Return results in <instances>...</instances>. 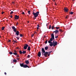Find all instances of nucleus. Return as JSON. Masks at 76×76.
Instances as JSON below:
<instances>
[{"label":"nucleus","instance_id":"obj_1","mask_svg":"<svg viewBox=\"0 0 76 76\" xmlns=\"http://www.w3.org/2000/svg\"><path fill=\"white\" fill-rule=\"evenodd\" d=\"M12 28L13 30V31H14V32H16V35H17V36H18V35H19V31H17V30H16V28H15V27L14 26H13L12 27Z\"/></svg>","mask_w":76,"mask_h":76},{"label":"nucleus","instance_id":"obj_2","mask_svg":"<svg viewBox=\"0 0 76 76\" xmlns=\"http://www.w3.org/2000/svg\"><path fill=\"white\" fill-rule=\"evenodd\" d=\"M20 66L21 67H23L24 68H26V67H28V68H29V66H28V65L26 64H24V63H23L22 64L20 63Z\"/></svg>","mask_w":76,"mask_h":76},{"label":"nucleus","instance_id":"obj_3","mask_svg":"<svg viewBox=\"0 0 76 76\" xmlns=\"http://www.w3.org/2000/svg\"><path fill=\"white\" fill-rule=\"evenodd\" d=\"M39 12H37L36 13L34 12V11H33V15H34V16L35 17H37L38 15H39Z\"/></svg>","mask_w":76,"mask_h":76},{"label":"nucleus","instance_id":"obj_4","mask_svg":"<svg viewBox=\"0 0 76 76\" xmlns=\"http://www.w3.org/2000/svg\"><path fill=\"white\" fill-rule=\"evenodd\" d=\"M28 46H29L28 45L26 44H25V45L23 47L24 49V50H26V49H27V47H28Z\"/></svg>","mask_w":76,"mask_h":76},{"label":"nucleus","instance_id":"obj_5","mask_svg":"<svg viewBox=\"0 0 76 76\" xmlns=\"http://www.w3.org/2000/svg\"><path fill=\"white\" fill-rule=\"evenodd\" d=\"M44 56L45 57H47V55L48 54V53H49V52H45L44 53Z\"/></svg>","mask_w":76,"mask_h":76},{"label":"nucleus","instance_id":"obj_6","mask_svg":"<svg viewBox=\"0 0 76 76\" xmlns=\"http://www.w3.org/2000/svg\"><path fill=\"white\" fill-rule=\"evenodd\" d=\"M64 12H68V8L67 7H65L64 9Z\"/></svg>","mask_w":76,"mask_h":76},{"label":"nucleus","instance_id":"obj_7","mask_svg":"<svg viewBox=\"0 0 76 76\" xmlns=\"http://www.w3.org/2000/svg\"><path fill=\"white\" fill-rule=\"evenodd\" d=\"M19 16H18V15H15V19H19Z\"/></svg>","mask_w":76,"mask_h":76},{"label":"nucleus","instance_id":"obj_8","mask_svg":"<svg viewBox=\"0 0 76 76\" xmlns=\"http://www.w3.org/2000/svg\"><path fill=\"white\" fill-rule=\"evenodd\" d=\"M51 38H52L53 39H54V34L53 33L51 34Z\"/></svg>","mask_w":76,"mask_h":76},{"label":"nucleus","instance_id":"obj_9","mask_svg":"<svg viewBox=\"0 0 76 76\" xmlns=\"http://www.w3.org/2000/svg\"><path fill=\"white\" fill-rule=\"evenodd\" d=\"M42 52H41V53H44L45 52V50L44 49V48H42Z\"/></svg>","mask_w":76,"mask_h":76},{"label":"nucleus","instance_id":"obj_10","mask_svg":"<svg viewBox=\"0 0 76 76\" xmlns=\"http://www.w3.org/2000/svg\"><path fill=\"white\" fill-rule=\"evenodd\" d=\"M53 33H55V34H57L58 33V30H56L55 31H53Z\"/></svg>","mask_w":76,"mask_h":76},{"label":"nucleus","instance_id":"obj_11","mask_svg":"<svg viewBox=\"0 0 76 76\" xmlns=\"http://www.w3.org/2000/svg\"><path fill=\"white\" fill-rule=\"evenodd\" d=\"M41 51H39L38 52L37 56H38V57H41Z\"/></svg>","mask_w":76,"mask_h":76},{"label":"nucleus","instance_id":"obj_12","mask_svg":"<svg viewBox=\"0 0 76 76\" xmlns=\"http://www.w3.org/2000/svg\"><path fill=\"white\" fill-rule=\"evenodd\" d=\"M57 42L55 41L54 43L53 44V47H56V45H57Z\"/></svg>","mask_w":76,"mask_h":76},{"label":"nucleus","instance_id":"obj_13","mask_svg":"<svg viewBox=\"0 0 76 76\" xmlns=\"http://www.w3.org/2000/svg\"><path fill=\"white\" fill-rule=\"evenodd\" d=\"M49 45H50V47L54 46V44H53V42H51V43L49 44Z\"/></svg>","mask_w":76,"mask_h":76},{"label":"nucleus","instance_id":"obj_14","mask_svg":"<svg viewBox=\"0 0 76 76\" xmlns=\"http://www.w3.org/2000/svg\"><path fill=\"white\" fill-rule=\"evenodd\" d=\"M25 63L27 64H28L29 63V61L26 60L25 61Z\"/></svg>","mask_w":76,"mask_h":76},{"label":"nucleus","instance_id":"obj_15","mask_svg":"<svg viewBox=\"0 0 76 76\" xmlns=\"http://www.w3.org/2000/svg\"><path fill=\"white\" fill-rule=\"evenodd\" d=\"M30 50H31V47L28 46L27 48V50L28 51H30Z\"/></svg>","mask_w":76,"mask_h":76},{"label":"nucleus","instance_id":"obj_16","mask_svg":"<svg viewBox=\"0 0 76 76\" xmlns=\"http://www.w3.org/2000/svg\"><path fill=\"white\" fill-rule=\"evenodd\" d=\"M48 48V46H46L45 48V50H47Z\"/></svg>","mask_w":76,"mask_h":76},{"label":"nucleus","instance_id":"obj_17","mask_svg":"<svg viewBox=\"0 0 76 76\" xmlns=\"http://www.w3.org/2000/svg\"><path fill=\"white\" fill-rule=\"evenodd\" d=\"M26 53V51L23 50L22 52V54H25Z\"/></svg>","mask_w":76,"mask_h":76},{"label":"nucleus","instance_id":"obj_18","mask_svg":"<svg viewBox=\"0 0 76 76\" xmlns=\"http://www.w3.org/2000/svg\"><path fill=\"white\" fill-rule=\"evenodd\" d=\"M69 14H70V15H73V13H74V12H69Z\"/></svg>","mask_w":76,"mask_h":76},{"label":"nucleus","instance_id":"obj_19","mask_svg":"<svg viewBox=\"0 0 76 76\" xmlns=\"http://www.w3.org/2000/svg\"><path fill=\"white\" fill-rule=\"evenodd\" d=\"M13 62L16 63V62H17V60H16L15 59H13Z\"/></svg>","mask_w":76,"mask_h":76},{"label":"nucleus","instance_id":"obj_20","mask_svg":"<svg viewBox=\"0 0 76 76\" xmlns=\"http://www.w3.org/2000/svg\"><path fill=\"white\" fill-rule=\"evenodd\" d=\"M19 53L20 54H22V52L20 50L19 51Z\"/></svg>","mask_w":76,"mask_h":76},{"label":"nucleus","instance_id":"obj_21","mask_svg":"<svg viewBox=\"0 0 76 76\" xmlns=\"http://www.w3.org/2000/svg\"><path fill=\"white\" fill-rule=\"evenodd\" d=\"M56 29L58 30V29H60V27H56Z\"/></svg>","mask_w":76,"mask_h":76},{"label":"nucleus","instance_id":"obj_22","mask_svg":"<svg viewBox=\"0 0 76 76\" xmlns=\"http://www.w3.org/2000/svg\"><path fill=\"white\" fill-rule=\"evenodd\" d=\"M5 28V27H3L2 28H1V29L2 31H3V30H4V29Z\"/></svg>","mask_w":76,"mask_h":76},{"label":"nucleus","instance_id":"obj_23","mask_svg":"<svg viewBox=\"0 0 76 76\" xmlns=\"http://www.w3.org/2000/svg\"><path fill=\"white\" fill-rule=\"evenodd\" d=\"M31 57V56H30V55H28L27 56V58H30Z\"/></svg>","mask_w":76,"mask_h":76},{"label":"nucleus","instance_id":"obj_24","mask_svg":"<svg viewBox=\"0 0 76 76\" xmlns=\"http://www.w3.org/2000/svg\"><path fill=\"white\" fill-rule=\"evenodd\" d=\"M69 17V16L68 15H66V16L65 17V18H66V19H67V18H68Z\"/></svg>","mask_w":76,"mask_h":76},{"label":"nucleus","instance_id":"obj_25","mask_svg":"<svg viewBox=\"0 0 76 76\" xmlns=\"http://www.w3.org/2000/svg\"><path fill=\"white\" fill-rule=\"evenodd\" d=\"M9 53H10V54H11V55L13 54V53H12V52H10Z\"/></svg>","mask_w":76,"mask_h":76},{"label":"nucleus","instance_id":"obj_26","mask_svg":"<svg viewBox=\"0 0 76 76\" xmlns=\"http://www.w3.org/2000/svg\"><path fill=\"white\" fill-rule=\"evenodd\" d=\"M48 43H49V44H50V43H51V42L50 40H49L48 41Z\"/></svg>","mask_w":76,"mask_h":76},{"label":"nucleus","instance_id":"obj_27","mask_svg":"<svg viewBox=\"0 0 76 76\" xmlns=\"http://www.w3.org/2000/svg\"><path fill=\"white\" fill-rule=\"evenodd\" d=\"M20 36L21 37H23V35H22V34H20Z\"/></svg>","mask_w":76,"mask_h":76},{"label":"nucleus","instance_id":"obj_28","mask_svg":"<svg viewBox=\"0 0 76 76\" xmlns=\"http://www.w3.org/2000/svg\"><path fill=\"white\" fill-rule=\"evenodd\" d=\"M30 12H31V10H29V11H28V13L29 15L30 14Z\"/></svg>","mask_w":76,"mask_h":76},{"label":"nucleus","instance_id":"obj_29","mask_svg":"<svg viewBox=\"0 0 76 76\" xmlns=\"http://www.w3.org/2000/svg\"><path fill=\"white\" fill-rule=\"evenodd\" d=\"M53 39L52 38H50V40L51 41H53Z\"/></svg>","mask_w":76,"mask_h":76},{"label":"nucleus","instance_id":"obj_30","mask_svg":"<svg viewBox=\"0 0 76 76\" xmlns=\"http://www.w3.org/2000/svg\"><path fill=\"white\" fill-rule=\"evenodd\" d=\"M13 54L14 55H17L18 54V53H13Z\"/></svg>","mask_w":76,"mask_h":76},{"label":"nucleus","instance_id":"obj_31","mask_svg":"<svg viewBox=\"0 0 76 76\" xmlns=\"http://www.w3.org/2000/svg\"><path fill=\"white\" fill-rule=\"evenodd\" d=\"M47 41H48V40H46V41H45V44H47Z\"/></svg>","mask_w":76,"mask_h":76},{"label":"nucleus","instance_id":"obj_32","mask_svg":"<svg viewBox=\"0 0 76 76\" xmlns=\"http://www.w3.org/2000/svg\"><path fill=\"white\" fill-rule=\"evenodd\" d=\"M50 53H48V56H50Z\"/></svg>","mask_w":76,"mask_h":76},{"label":"nucleus","instance_id":"obj_33","mask_svg":"<svg viewBox=\"0 0 76 76\" xmlns=\"http://www.w3.org/2000/svg\"><path fill=\"white\" fill-rule=\"evenodd\" d=\"M13 13V11H11L10 13V15H12Z\"/></svg>","mask_w":76,"mask_h":76},{"label":"nucleus","instance_id":"obj_34","mask_svg":"<svg viewBox=\"0 0 76 76\" xmlns=\"http://www.w3.org/2000/svg\"><path fill=\"white\" fill-rule=\"evenodd\" d=\"M51 25H50L49 26V29H51Z\"/></svg>","mask_w":76,"mask_h":76},{"label":"nucleus","instance_id":"obj_35","mask_svg":"<svg viewBox=\"0 0 76 76\" xmlns=\"http://www.w3.org/2000/svg\"><path fill=\"white\" fill-rule=\"evenodd\" d=\"M54 26H52V29H54Z\"/></svg>","mask_w":76,"mask_h":76},{"label":"nucleus","instance_id":"obj_36","mask_svg":"<svg viewBox=\"0 0 76 76\" xmlns=\"http://www.w3.org/2000/svg\"><path fill=\"white\" fill-rule=\"evenodd\" d=\"M42 56H44V53H42Z\"/></svg>","mask_w":76,"mask_h":76},{"label":"nucleus","instance_id":"obj_37","mask_svg":"<svg viewBox=\"0 0 76 76\" xmlns=\"http://www.w3.org/2000/svg\"><path fill=\"white\" fill-rule=\"evenodd\" d=\"M59 31L60 32H61V31H62V30L61 29H59Z\"/></svg>","mask_w":76,"mask_h":76},{"label":"nucleus","instance_id":"obj_38","mask_svg":"<svg viewBox=\"0 0 76 76\" xmlns=\"http://www.w3.org/2000/svg\"><path fill=\"white\" fill-rule=\"evenodd\" d=\"M11 40H8V42H11Z\"/></svg>","mask_w":76,"mask_h":76},{"label":"nucleus","instance_id":"obj_39","mask_svg":"<svg viewBox=\"0 0 76 76\" xmlns=\"http://www.w3.org/2000/svg\"><path fill=\"white\" fill-rule=\"evenodd\" d=\"M4 75H7V73H6V72H5L4 73Z\"/></svg>","mask_w":76,"mask_h":76},{"label":"nucleus","instance_id":"obj_40","mask_svg":"<svg viewBox=\"0 0 76 76\" xmlns=\"http://www.w3.org/2000/svg\"><path fill=\"white\" fill-rule=\"evenodd\" d=\"M3 13H4V12H2V15H3Z\"/></svg>","mask_w":76,"mask_h":76},{"label":"nucleus","instance_id":"obj_41","mask_svg":"<svg viewBox=\"0 0 76 76\" xmlns=\"http://www.w3.org/2000/svg\"><path fill=\"white\" fill-rule=\"evenodd\" d=\"M12 42H16V41H15V40H13L12 41Z\"/></svg>","mask_w":76,"mask_h":76},{"label":"nucleus","instance_id":"obj_42","mask_svg":"<svg viewBox=\"0 0 76 76\" xmlns=\"http://www.w3.org/2000/svg\"><path fill=\"white\" fill-rule=\"evenodd\" d=\"M58 38V36L55 37V38Z\"/></svg>","mask_w":76,"mask_h":76},{"label":"nucleus","instance_id":"obj_43","mask_svg":"<svg viewBox=\"0 0 76 76\" xmlns=\"http://www.w3.org/2000/svg\"><path fill=\"white\" fill-rule=\"evenodd\" d=\"M22 14H23V15H24V14H25V12H22Z\"/></svg>","mask_w":76,"mask_h":76},{"label":"nucleus","instance_id":"obj_44","mask_svg":"<svg viewBox=\"0 0 76 76\" xmlns=\"http://www.w3.org/2000/svg\"><path fill=\"white\" fill-rule=\"evenodd\" d=\"M10 17L11 18H12V17H13V16H12V15H11Z\"/></svg>","mask_w":76,"mask_h":76},{"label":"nucleus","instance_id":"obj_45","mask_svg":"<svg viewBox=\"0 0 76 76\" xmlns=\"http://www.w3.org/2000/svg\"><path fill=\"white\" fill-rule=\"evenodd\" d=\"M37 26H38L39 27V24L37 25Z\"/></svg>","mask_w":76,"mask_h":76},{"label":"nucleus","instance_id":"obj_46","mask_svg":"<svg viewBox=\"0 0 76 76\" xmlns=\"http://www.w3.org/2000/svg\"><path fill=\"white\" fill-rule=\"evenodd\" d=\"M37 30H38V29H39V27H37Z\"/></svg>","mask_w":76,"mask_h":76},{"label":"nucleus","instance_id":"obj_47","mask_svg":"<svg viewBox=\"0 0 76 76\" xmlns=\"http://www.w3.org/2000/svg\"><path fill=\"white\" fill-rule=\"evenodd\" d=\"M34 19H36V18H37V17L34 16Z\"/></svg>","mask_w":76,"mask_h":76},{"label":"nucleus","instance_id":"obj_48","mask_svg":"<svg viewBox=\"0 0 76 76\" xmlns=\"http://www.w3.org/2000/svg\"><path fill=\"white\" fill-rule=\"evenodd\" d=\"M33 36H34V34H32V35H31V37H33Z\"/></svg>","mask_w":76,"mask_h":76},{"label":"nucleus","instance_id":"obj_49","mask_svg":"<svg viewBox=\"0 0 76 76\" xmlns=\"http://www.w3.org/2000/svg\"><path fill=\"white\" fill-rule=\"evenodd\" d=\"M55 43V42H54V40H53V44H54Z\"/></svg>","mask_w":76,"mask_h":76},{"label":"nucleus","instance_id":"obj_50","mask_svg":"<svg viewBox=\"0 0 76 76\" xmlns=\"http://www.w3.org/2000/svg\"><path fill=\"white\" fill-rule=\"evenodd\" d=\"M14 52H15V53H17L16 51V50H14Z\"/></svg>","mask_w":76,"mask_h":76},{"label":"nucleus","instance_id":"obj_51","mask_svg":"<svg viewBox=\"0 0 76 76\" xmlns=\"http://www.w3.org/2000/svg\"><path fill=\"white\" fill-rule=\"evenodd\" d=\"M51 52H52V51H51L49 52V53H51Z\"/></svg>","mask_w":76,"mask_h":76},{"label":"nucleus","instance_id":"obj_52","mask_svg":"<svg viewBox=\"0 0 76 76\" xmlns=\"http://www.w3.org/2000/svg\"><path fill=\"white\" fill-rule=\"evenodd\" d=\"M17 60H19V58H17Z\"/></svg>","mask_w":76,"mask_h":76},{"label":"nucleus","instance_id":"obj_53","mask_svg":"<svg viewBox=\"0 0 76 76\" xmlns=\"http://www.w3.org/2000/svg\"><path fill=\"white\" fill-rule=\"evenodd\" d=\"M17 39H19V37L17 38Z\"/></svg>","mask_w":76,"mask_h":76},{"label":"nucleus","instance_id":"obj_54","mask_svg":"<svg viewBox=\"0 0 76 76\" xmlns=\"http://www.w3.org/2000/svg\"><path fill=\"white\" fill-rule=\"evenodd\" d=\"M55 5L56 6H57V4H56V2L55 3Z\"/></svg>","mask_w":76,"mask_h":76},{"label":"nucleus","instance_id":"obj_55","mask_svg":"<svg viewBox=\"0 0 76 76\" xmlns=\"http://www.w3.org/2000/svg\"><path fill=\"white\" fill-rule=\"evenodd\" d=\"M27 22H28V23H29V21H28Z\"/></svg>","mask_w":76,"mask_h":76},{"label":"nucleus","instance_id":"obj_56","mask_svg":"<svg viewBox=\"0 0 76 76\" xmlns=\"http://www.w3.org/2000/svg\"><path fill=\"white\" fill-rule=\"evenodd\" d=\"M53 1H55V0H52Z\"/></svg>","mask_w":76,"mask_h":76},{"label":"nucleus","instance_id":"obj_57","mask_svg":"<svg viewBox=\"0 0 76 76\" xmlns=\"http://www.w3.org/2000/svg\"><path fill=\"white\" fill-rule=\"evenodd\" d=\"M12 3H13L14 4H15V2H12Z\"/></svg>","mask_w":76,"mask_h":76},{"label":"nucleus","instance_id":"obj_58","mask_svg":"<svg viewBox=\"0 0 76 76\" xmlns=\"http://www.w3.org/2000/svg\"><path fill=\"white\" fill-rule=\"evenodd\" d=\"M35 34H37V32H35L34 33Z\"/></svg>","mask_w":76,"mask_h":76},{"label":"nucleus","instance_id":"obj_59","mask_svg":"<svg viewBox=\"0 0 76 76\" xmlns=\"http://www.w3.org/2000/svg\"><path fill=\"white\" fill-rule=\"evenodd\" d=\"M17 57H19V56L18 55V56H17Z\"/></svg>","mask_w":76,"mask_h":76},{"label":"nucleus","instance_id":"obj_60","mask_svg":"<svg viewBox=\"0 0 76 76\" xmlns=\"http://www.w3.org/2000/svg\"><path fill=\"white\" fill-rule=\"evenodd\" d=\"M46 26H48V25H47V24H46Z\"/></svg>","mask_w":76,"mask_h":76},{"label":"nucleus","instance_id":"obj_61","mask_svg":"<svg viewBox=\"0 0 76 76\" xmlns=\"http://www.w3.org/2000/svg\"><path fill=\"white\" fill-rule=\"evenodd\" d=\"M18 38V37H16V38Z\"/></svg>","mask_w":76,"mask_h":76},{"label":"nucleus","instance_id":"obj_62","mask_svg":"<svg viewBox=\"0 0 76 76\" xmlns=\"http://www.w3.org/2000/svg\"><path fill=\"white\" fill-rule=\"evenodd\" d=\"M31 41V40H29V42H30Z\"/></svg>","mask_w":76,"mask_h":76},{"label":"nucleus","instance_id":"obj_63","mask_svg":"<svg viewBox=\"0 0 76 76\" xmlns=\"http://www.w3.org/2000/svg\"><path fill=\"white\" fill-rule=\"evenodd\" d=\"M17 25H18V23H17Z\"/></svg>","mask_w":76,"mask_h":76},{"label":"nucleus","instance_id":"obj_64","mask_svg":"<svg viewBox=\"0 0 76 76\" xmlns=\"http://www.w3.org/2000/svg\"><path fill=\"white\" fill-rule=\"evenodd\" d=\"M13 44H15V43H13Z\"/></svg>","mask_w":76,"mask_h":76}]
</instances>
